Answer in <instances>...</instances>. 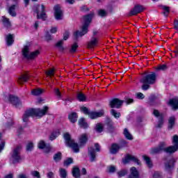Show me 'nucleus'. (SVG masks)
Here are the masks:
<instances>
[{
  "mask_svg": "<svg viewBox=\"0 0 178 178\" xmlns=\"http://www.w3.org/2000/svg\"><path fill=\"white\" fill-rule=\"evenodd\" d=\"M48 106H44L43 109L41 108H31L25 111L22 116L23 122H29V118L35 116L36 118H42L48 112Z\"/></svg>",
  "mask_w": 178,
  "mask_h": 178,
  "instance_id": "nucleus-1",
  "label": "nucleus"
},
{
  "mask_svg": "<svg viewBox=\"0 0 178 178\" xmlns=\"http://www.w3.org/2000/svg\"><path fill=\"white\" fill-rule=\"evenodd\" d=\"M156 81V74L155 72H151L150 74L144 76L140 79V83L143 84L142 86V90L143 91H147V90H149V86L152 84H155Z\"/></svg>",
  "mask_w": 178,
  "mask_h": 178,
  "instance_id": "nucleus-2",
  "label": "nucleus"
},
{
  "mask_svg": "<svg viewBox=\"0 0 178 178\" xmlns=\"http://www.w3.org/2000/svg\"><path fill=\"white\" fill-rule=\"evenodd\" d=\"M92 17V15H86L84 17V24L82 26V30L81 32L79 31L74 33V37L75 40H78L79 37H83V35H86L87 33H88V26H90V23H91V18Z\"/></svg>",
  "mask_w": 178,
  "mask_h": 178,
  "instance_id": "nucleus-3",
  "label": "nucleus"
},
{
  "mask_svg": "<svg viewBox=\"0 0 178 178\" xmlns=\"http://www.w3.org/2000/svg\"><path fill=\"white\" fill-rule=\"evenodd\" d=\"M33 12L37 15V19H42V20H45L47 19V13H45V6L44 4L36 5L33 7Z\"/></svg>",
  "mask_w": 178,
  "mask_h": 178,
  "instance_id": "nucleus-4",
  "label": "nucleus"
},
{
  "mask_svg": "<svg viewBox=\"0 0 178 178\" xmlns=\"http://www.w3.org/2000/svg\"><path fill=\"white\" fill-rule=\"evenodd\" d=\"M22 149V146H17L13 152L10 161L12 163L15 165V163H20L22 162V157L20 156V150Z\"/></svg>",
  "mask_w": 178,
  "mask_h": 178,
  "instance_id": "nucleus-5",
  "label": "nucleus"
},
{
  "mask_svg": "<svg viewBox=\"0 0 178 178\" xmlns=\"http://www.w3.org/2000/svg\"><path fill=\"white\" fill-rule=\"evenodd\" d=\"M22 55L26 59H34V58H36V56H38V55H40V51L38 50H36L33 52L30 53V48L29 47V46H25L22 49Z\"/></svg>",
  "mask_w": 178,
  "mask_h": 178,
  "instance_id": "nucleus-6",
  "label": "nucleus"
},
{
  "mask_svg": "<svg viewBox=\"0 0 178 178\" xmlns=\"http://www.w3.org/2000/svg\"><path fill=\"white\" fill-rule=\"evenodd\" d=\"M172 144L173 146H170L165 149V152H167L168 154H174V152H176L178 149V136L175 135L172 137Z\"/></svg>",
  "mask_w": 178,
  "mask_h": 178,
  "instance_id": "nucleus-7",
  "label": "nucleus"
},
{
  "mask_svg": "<svg viewBox=\"0 0 178 178\" xmlns=\"http://www.w3.org/2000/svg\"><path fill=\"white\" fill-rule=\"evenodd\" d=\"M131 161H132V162H134L135 163H137V165H141L140 160H138L137 157L130 154H127L124 156V159H122V163H124V165H127V163H130Z\"/></svg>",
  "mask_w": 178,
  "mask_h": 178,
  "instance_id": "nucleus-8",
  "label": "nucleus"
},
{
  "mask_svg": "<svg viewBox=\"0 0 178 178\" xmlns=\"http://www.w3.org/2000/svg\"><path fill=\"white\" fill-rule=\"evenodd\" d=\"M123 102H124L123 100L115 98L110 101L109 106H111V108H117V109H119L122 108Z\"/></svg>",
  "mask_w": 178,
  "mask_h": 178,
  "instance_id": "nucleus-9",
  "label": "nucleus"
},
{
  "mask_svg": "<svg viewBox=\"0 0 178 178\" xmlns=\"http://www.w3.org/2000/svg\"><path fill=\"white\" fill-rule=\"evenodd\" d=\"M54 17L56 20H62L63 19V12L59 5L54 6Z\"/></svg>",
  "mask_w": 178,
  "mask_h": 178,
  "instance_id": "nucleus-10",
  "label": "nucleus"
},
{
  "mask_svg": "<svg viewBox=\"0 0 178 178\" xmlns=\"http://www.w3.org/2000/svg\"><path fill=\"white\" fill-rule=\"evenodd\" d=\"M165 145V143H161L158 147L152 148L150 149L151 155H156V154H159L161 151H165L166 149Z\"/></svg>",
  "mask_w": 178,
  "mask_h": 178,
  "instance_id": "nucleus-11",
  "label": "nucleus"
},
{
  "mask_svg": "<svg viewBox=\"0 0 178 178\" xmlns=\"http://www.w3.org/2000/svg\"><path fill=\"white\" fill-rule=\"evenodd\" d=\"M8 99L10 104H12V105L15 106V108H19V106L22 105V102H20V100L19 99V97L13 95H10L8 96Z\"/></svg>",
  "mask_w": 178,
  "mask_h": 178,
  "instance_id": "nucleus-12",
  "label": "nucleus"
},
{
  "mask_svg": "<svg viewBox=\"0 0 178 178\" xmlns=\"http://www.w3.org/2000/svg\"><path fill=\"white\" fill-rule=\"evenodd\" d=\"M144 10L143 6H135L132 10H131L129 16H136L138 13H141Z\"/></svg>",
  "mask_w": 178,
  "mask_h": 178,
  "instance_id": "nucleus-13",
  "label": "nucleus"
},
{
  "mask_svg": "<svg viewBox=\"0 0 178 178\" xmlns=\"http://www.w3.org/2000/svg\"><path fill=\"white\" fill-rule=\"evenodd\" d=\"M104 113L105 112L104 110H100L99 111H91L88 114V118H90V119H97V118H102Z\"/></svg>",
  "mask_w": 178,
  "mask_h": 178,
  "instance_id": "nucleus-14",
  "label": "nucleus"
},
{
  "mask_svg": "<svg viewBox=\"0 0 178 178\" xmlns=\"http://www.w3.org/2000/svg\"><path fill=\"white\" fill-rule=\"evenodd\" d=\"M98 45V38L95 36H92L89 42H88V49H92L94 47H97Z\"/></svg>",
  "mask_w": 178,
  "mask_h": 178,
  "instance_id": "nucleus-15",
  "label": "nucleus"
},
{
  "mask_svg": "<svg viewBox=\"0 0 178 178\" xmlns=\"http://www.w3.org/2000/svg\"><path fill=\"white\" fill-rule=\"evenodd\" d=\"M88 156L90 162H95L97 161V154L94 147H90L88 149Z\"/></svg>",
  "mask_w": 178,
  "mask_h": 178,
  "instance_id": "nucleus-16",
  "label": "nucleus"
},
{
  "mask_svg": "<svg viewBox=\"0 0 178 178\" xmlns=\"http://www.w3.org/2000/svg\"><path fill=\"white\" fill-rule=\"evenodd\" d=\"M130 174L128 175L127 178H140V173L136 167H131L129 169Z\"/></svg>",
  "mask_w": 178,
  "mask_h": 178,
  "instance_id": "nucleus-17",
  "label": "nucleus"
},
{
  "mask_svg": "<svg viewBox=\"0 0 178 178\" xmlns=\"http://www.w3.org/2000/svg\"><path fill=\"white\" fill-rule=\"evenodd\" d=\"M175 162L176 161H175V159L172 158L171 159H170L169 162L165 163V170L170 173V172H172V170H173V168H175Z\"/></svg>",
  "mask_w": 178,
  "mask_h": 178,
  "instance_id": "nucleus-18",
  "label": "nucleus"
},
{
  "mask_svg": "<svg viewBox=\"0 0 178 178\" xmlns=\"http://www.w3.org/2000/svg\"><path fill=\"white\" fill-rule=\"evenodd\" d=\"M38 147L39 149H44V152L48 154L51 151V147L47 146V144L44 140H40L38 144Z\"/></svg>",
  "mask_w": 178,
  "mask_h": 178,
  "instance_id": "nucleus-19",
  "label": "nucleus"
},
{
  "mask_svg": "<svg viewBox=\"0 0 178 178\" xmlns=\"http://www.w3.org/2000/svg\"><path fill=\"white\" fill-rule=\"evenodd\" d=\"M87 141H88V135H87V134H82L79 136V147H83V145H85Z\"/></svg>",
  "mask_w": 178,
  "mask_h": 178,
  "instance_id": "nucleus-20",
  "label": "nucleus"
},
{
  "mask_svg": "<svg viewBox=\"0 0 178 178\" xmlns=\"http://www.w3.org/2000/svg\"><path fill=\"white\" fill-rule=\"evenodd\" d=\"M170 106L172 108L174 111H176L178 109V99L177 98H173L170 99L168 102Z\"/></svg>",
  "mask_w": 178,
  "mask_h": 178,
  "instance_id": "nucleus-21",
  "label": "nucleus"
},
{
  "mask_svg": "<svg viewBox=\"0 0 178 178\" xmlns=\"http://www.w3.org/2000/svg\"><path fill=\"white\" fill-rule=\"evenodd\" d=\"M68 147H70L72 148V151L75 153L80 152V149L79 148V144L74 142V140H72L70 143H69Z\"/></svg>",
  "mask_w": 178,
  "mask_h": 178,
  "instance_id": "nucleus-22",
  "label": "nucleus"
},
{
  "mask_svg": "<svg viewBox=\"0 0 178 178\" xmlns=\"http://www.w3.org/2000/svg\"><path fill=\"white\" fill-rule=\"evenodd\" d=\"M119 149H120V146L116 143H113L110 148V152L113 154H118V152H119Z\"/></svg>",
  "mask_w": 178,
  "mask_h": 178,
  "instance_id": "nucleus-23",
  "label": "nucleus"
},
{
  "mask_svg": "<svg viewBox=\"0 0 178 178\" xmlns=\"http://www.w3.org/2000/svg\"><path fill=\"white\" fill-rule=\"evenodd\" d=\"M76 98L79 102H86V101H87V97L81 92H77Z\"/></svg>",
  "mask_w": 178,
  "mask_h": 178,
  "instance_id": "nucleus-24",
  "label": "nucleus"
},
{
  "mask_svg": "<svg viewBox=\"0 0 178 178\" xmlns=\"http://www.w3.org/2000/svg\"><path fill=\"white\" fill-rule=\"evenodd\" d=\"M72 173L73 177L74 178H79L80 176H81V174L80 173V169L77 166L73 168Z\"/></svg>",
  "mask_w": 178,
  "mask_h": 178,
  "instance_id": "nucleus-25",
  "label": "nucleus"
},
{
  "mask_svg": "<svg viewBox=\"0 0 178 178\" xmlns=\"http://www.w3.org/2000/svg\"><path fill=\"white\" fill-rule=\"evenodd\" d=\"M29 77H30V75H29L28 74H25L22 75L18 79L19 84H23V83H26V81L29 80Z\"/></svg>",
  "mask_w": 178,
  "mask_h": 178,
  "instance_id": "nucleus-26",
  "label": "nucleus"
},
{
  "mask_svg": "<svg viewBox=\"0 0 178 178\" xmlns=\"http://www.w3.org/2000/svg\"><path fill=\"white\" fill-rule=\"evenodd\" d=\"M68 118L72 123H76L77 122V113H71L69 114Z\"/></svg>",
  "mask_w": 178,
  "mask_h": 178,
  "instance_id": "nucleus-27",
  "label": "nucleus"
},
{
  "mask_svg": "<svg viewBox=\"0 0 178 178\" xmlns=\"http://www.w3.org/2000/svg\"><path fill=\"white\" fill-rule=\"evenodd\" d=\"M143 159L145 161V163L148 166V168H152V161H151V158L149 156H147L146 155L142 156Z\"/></svg>",
  "mask_w": 178,
  "mask_h": 178,
  "instance_id": "nucleus-28",
  "label": "nucleus"
},
{
  "mask_svg": "<svg viewBox=\"0 0 178 178\" xmlns=\"http://www.w3.org/2000/svg\"><path fill=\"white\" fill-rule=\"evenodd\" d=\"M79 125L82 129H87V127H88V124L86 122V120L84 118H81L79 120Z\"/></svg>",
  "mask_w": 178,
  "mask_h": 178,
  "instance_id": "nucleus-29",
  "label": "nucleus"
},
{
  "mask_svg": "<svg viewBox=\"0 0 178 178\" xmlns=\"http://www.w3.org/2000/svg\"><path fill=\"white\" fill-rule=\"evenodd\" d=\"M16 9V5H13L8 8V13L10 16H13V17H15L16 16V11L15 10Z\"/></svg>",
  "mask_w": 178,
  "mask_h": 178,
  "instance_id": "nucleus-30",
  "label": "nucleus"
},
{
  "mask_svg": "<svg viewBox=\"0 0 178 178\" xmlns=\"http://www.w3.org/2000/svg\"><path fill=\"white\" fill-rule=\"evenodd\" d=\"M6 40L7 45L8 47H10V45H12V44H13L14 42L13 35L11 34L8 35L6 38Z\"/></svg>",
  "mask_w": 178,
  "mask_h": 178,
  "instance_id": "nucleus-31",
  "label": "nucleus"
},
{
  "mask_svg": "<svg viewBox=\"0 0 178 178\" xmlns=\"http://www.w3.org/2000/svg\"><path fill=\"white\" fill-rule=\"evenodd\" d=\"M64 138H65V143H66V144H67V145H69V144H70V143H72V141H74L73 140H72V138H70V134H69V133H65L64 134Z\"/></svg>",
  "mask_w": 178,
  "mask_h": 178,
  "instance_id": "nucleus-32",
  "label": "nucleus"
},
{
  "mask_svg": "<svg viewBox=\"0 0 178 178\" xmlns=\"http://www.w3.org/2000/svg\"><path fill=\"white\" fill-rule=\"evenodd\" d=\"M124 135L127 140H133V136H131V134H130L127 128L124 129Z\"/></svg>",
  "mask_w": 178,
  "mask_h": 178,
  "instance_id": "nucleus-33",
  "label": "nucleus"
},
{
  "mask_svg": "<svg viewBox=\"0 0 178 178\" xmlns=\"http://www.w3.org/2000/svg\"><path fill=\"white\" fill-rule=\"evenodd\" d=\"M60 177L66 178L67 177V171L65 168H60L59 170Z\"/></svg>",
  "mask_w": 178,
  "mask_h": 178,
  "instance_id": "nucleus-34",
  "label": "nucleus"
},
{
  "mask_svg": "<svg viewBox=\"0 0 178 178\" xmlns=\"http://www.w3.org/2000/svg\"><path fill=\"white\" fill-rule=\"evenodd\" d=\"M59 134H60V133L59 132V131H54L53 133H51V134L49 136V140L51 141H54V140H56V138L58 137V136H59Z\"/></svg>",
  "mask_w": 178,
  "mask_h": 178,
  "instance_id": "nucleus-35",
  "label": "nucleus"
},
{
  "mask_svg": "<svg viewBox=\"0 0 178 178\" xmlns=\"http://www.w3.org/2000/svg\"><path fill=\"white\" fill-rule=\"evenodd\" d=\"M128 171L126 169H122L120 170V171H118L117 172L118 177H124V176H126V175H127Z\"/></svg>",
  "mask_w": 178,
  "mask_h": 178,
  "instance_id": "nucleus-36",
  "label": "nucleus"
},
{
  "mask_svg": "<svg viewBox=\"0 0 178 178\" xmlns=\"http://www.w3.org/2000/svg\"><path fill=\"white\" fill-rule=\"evenodd\" d=\"M53 159H54V161H55V162H59V161H61L62 160V153H60V152H58V153L54 154Z\"/></svg>",
  "mask_w": 178,
  "mask_h": 178,
  "instance_id": "nucleus-37",
  "label": "nucleus"
},
{
  "mask_svg": "<svg viewBox=\"0 0 178 178\" xmlns=\"http://www.w3.org/2000/svg\"><path fill=\"white\" fill-rule=\"evenodd\" d=\"M175 117H170L168 120V129H170V130L171 129H173V126H175Z\"/></svg>",
  "mask_w": 178,
  "mask_h": 178,
  "instance_id": "nucleus-38",
  "label": "nucleus"
},
{
  "mask_svg": "<svg viewBox=\"0 0 178 178\" xmlns=\"http://www.w3.org/2000/svg\"><path fill=\"white\" fill-rule=\"evenodd\" d=\"M96 131H97V133H102V131H104V124L102 123H97L96 124Z\"/></svg>",
  "mask_w": 178,
  "mask_h": 178,
  "instance_id": "nucleus-39",
  "label": "nucleus"
},
{
  "mask_svg": "<svg viewBox=\"0 0 178 178\" xmlns=\"http://www.w3.org/2000/svg\"><path fill=\"white\" fill-rule=\"evenodd\" d=\"M43 92H44V90L42 89H35L31 91V94L35 96L41 95V94H42Z\"/></svg>",
  "mask_w": 178,
  "mask_h": 178,
  "instance_id": "nucleus-40",
  "label": "nucleus"
},
{
  "mask_svg": "<svg viewBox=\"0 0 178 178\" xmlns=\"http://www.w3.org/2000/svg\"><path fill=\"white\" fill-rule=\"evenodd\" d=\"M162 9L163 10V15H164V16H169V13H170V10L169 9V7L166 6H163Z\"/></svg>",
  "mask_w": 178,
  "mask_h": 178,
  "instance_id": "nucleus-41",
  "label": "nucleus"
},
{
  "mask_svg": "<svg viewBox=\"0 0 178 178\" xmlns=\"http://www.w3.org/2000/svg\"><path fill=\"white\" fill-rule=\"evenodd\" d=\"M56 47L58 49L59 51H63V40H60L56 44Z\"/></svg>",
  "mask_w": 178,
  "mask_h": 178,
  "instance_id": "nucleus-42",
  "label": "nucleus"
},
{
  "mask_svg": "<svg viewBox=\"0 0 178 178\" xmlns=\"http://www.w3.org/2000/svg\"><path fill=\"white\" fill-rule=\"evenodd\" d=\"M3 23L6 27H10V21H9V19L6 18L5 16L2 17Z\"/></svg>",
  "mask_w": 178,
  "mask_h": 178,
  "instance_id": "nucleus-43",
  "label": "nucleus"
},
{
  "mask_svg": "<svg viewBox=\"0 0 178 178\" xmlns=\"http://www.w3.org/2000/svg\"><path fill=\"white\" fill-rule=\"evenodd\" d=\"M111 113L115 119H119L120 118V113L116 111L115 109H111Z\"/></svg>",
  "mask_w": 178,
  "mask_h": 178,
  "instance_id": "nucleus-44",
  "label": "nucleus"
},
{
  "mask_svg": "<svg viewBox=\"0 0 178 178\" xmlns=\"http://www.w3.org/2000/svg\"><path fill=\"white\" fill-rule=\"evenodd\" d=\"M77 48H79V45H77V43H74V44H72L70 50V54L76 53V51H77Z\"/></svg>",
  "mask_w": 178,
  "mask_h": 178,
  "instance_id": "nucleus-45",
  "label": "nucleus"
},
{
  "mask_svg": "<svg viewBox=\"0 0 178 178\" xmlns=\"http://www.w3.org/2000/svg\"><path fill=\"white\" fill-rule=\"evenodd\" d=\"M31 175L33 177L41 178V175L38 171L33 170L31 172Z\"/></svg>",
  "mask_w": 178,
  "mask_h": 178,
  "instance_id": "nucleus-46",
  "label": "nucleus"
},
{
  "mask_svg": "<svg viewBox=\"0 0 178 178\" xmlns=\"http://www.w3.org/2000/svg\"><path fill=\"white\" fill-rule=\"evenodd\" d=\"M97 13L99 16H101V17H104V16H107L108 15V13H106L105 10H99Z\"/></svg>",
  "mask_w": 178,
  "mask_h": 178,
  "instance_id": "nucleus-47",
  "label": "nucleus"
},
{
  "mask_svg": "<svg viewBox=\"0 0 178 178\" xmlns=\"http://www.w3.org/2000/svg\"><path fill=\"white\" fill-rule=\"evenodd\" d=\"M153 115L156 117V118H159V119H161V118H163V116L162 115V114L159 113V111H158V110H153Z\"/></svg>",
  "mask_w": 178,
  "mask_h": 178,
  "instance_id": "nucleus-48",
  "label": "nucleus"
},
{
  "mask_svg": "<svg viewBox=\"0 0 178 178\" xmlns=\"http://www.w3.org/2000/svg\"><path fill=\"white\" fill-rule=\"evenodd\" d=\"M71 163H73V159L68 158L64 161V166H69Z\"/></svg>",
  "mask_w": 178,
  "mask_h": 178,
  "instance_id": "nucleus-49",
  "label": "nucleus"
},
{
  "mask_svg": "<svg viewBox=\"0 0 178 178\" xmlns=\"http://www.w3.org/2000/svg\"><path fill=\"white\" fill-rule=\"evenodd\" d=\"M163 125V117H161V118H159V122L156 127L158 129H161V127H162Z\"/></svg>",
  "mask_w": 178,
  "mask_h": 178,
  "instance_id": "nucleus-50",
  "label": "nucleus"
},
{
  "mask_svg": "<svg viewBox=\"0 0 178 178\" xmlns=\"http://www.w3.org/2000/svg\"><path fill=\"white\" fill-rule=\"evenodd\" d=\"M33 148H34V145L33 143H29L26 145V151H33Z\"/></svg>",
  "mask_w": 178,
  "mask_h": 178,
  "instance_id": "nucleus-51",
  "label": "nucleus"
},
{
  "mask_svg": "<svg viewBox=\"0 0 178 178\" xmlns=\"http://www.w3.org/2000/svg\"><path fill=\"white\" fill-rule=\"evenodd\" d=\"M47 75L49 76V77H51L54 76L55 74V70L54 69H50L49 71L46 72Z\"/></svg>",
  "mask_w": 178,
  "mask_h": 178,
  "instance_id": "nucleus-52",
  "label": "nucleus"
},
{
  "mask_svg": "<svg viewBox=\"0 0 178 178\" xmlns=\"http://www.w3.org/2000/svg\"><path fill=\"white\" fill-rule=\"evenodd\" d=\"M153 177L154 178H163L162 177V174H161L159 172L156 171L153 173Z\"/></svg>",
  "mask_w": 178,
  "mask_h": 178,
  "instance_id": "nucleus-53",
  "label": "nucleus"
},
{
  "mask_svg": "<svg viewBox=\"0 0 178 178\" xmlns=\"http://www.w3.org/2000/svg\"><path fill=\"white\" fill-rule=\"evenodd\" d=\"M109 173H115L116 172V168L113 165H111L108 168Z\"/></svg>",
  "mask_w": 178,
  "mask_h": 178,
  "instance_id": "nucleus-54",
  "label": "nucleus"
},
{
  "mask_svg": "<svg viewBox=\"0 0 178 178\" xmlns=\"http://www.w3.org/2000/svg\"><path fill=\"white\" fill-rule=\"evenodd\" d=\"M81 109L82 112L85 113V115H89L90 111H88V108H87V107H81Z\"/></svg>",
  "mask_w": 178,
  "mask_h": 178,
  "instance_id": "nucleus-55",
  "label": "nucleus"
},
{
  "mask_svg": "<svg viewBox=\"0 0 178 178\" xmlns=\"http://www.w3.org/2000/svg\"><path fill=\"white\" fill-rule=\"evenodd\" d=\"M54 92L58 98H60V97H62V94L60 93V91H59L58 88H55L54 89Z\"/></svg>",
  "mask_w": 178,
  "mask_h": 178,
  "instance_id": "nucleus-56",
  "label": "nucleus"
},
{
  "mask_svg": "<svg viewBox=\"0 0 178 178\" xmlns=\"http://www.w3.org/2000/svg\"><path fill=\"white\" fill-rule=\"evenodd\" d=\"M136 97L138 98V99H144L145 96L144 94L138 92L136 94Z\"/></svg>",
  "mask_w": 178,
  "mask_h": 178,
  "instance_id": "nucleus-57",
  "label": "nucleus"
},
{
  "mask_svg": "<svg viewBox=\"0 0 178 178\" xmlns=\"http://www.w3.org/2000/svg\"><path fill=\"white\" fill-rule=\"evenodd\" d=\"M166 69H168V66L166 65H161L158 67V70H166Z\"/></svg>",
  "mask_w": 178,
  "mask_h": 178,
  "instance_id": "nucleus-58",
  "label": "nucleus"
},
{
  "mask_svg": "<svg viewBox=\"0 0 178 178\" xmlns=\"http://www.w3.org/2000/svg\"><path fill=\"white\" fill-rule=\"evenodd\" d=\"M17 178H29L27 177V175L26 174H24V173H19L17 176Z\"/></svg>",
  "mask_w": 178,
  "mask_h": 178,
  "instance_id": "nucleus-59",
  "label": "nucleus"
},
{
  "mask_svg": "<svg viewBox=\"0 0 178 178\" xmlns=\"http://www.w3.org/2000/svg\"><path fill=\"white\" fill-rule=\"evenodd\" d=\"M47 177L48 178H55V174L53 172H49L47 174Z\"/></svg>",
  "mask_w": 178,
  "mask_h": 178,
  "instance_id": "nucleus-60",
  "label": "nucleus"
},
{
  "mask_svg": "<svg viewBox=\"0 0 178 178\" xmlns=\"http://www.w3.org/2000/svg\"><path fill=\"white\" fill-rule=\"evenodd\" d=\"M45 38H46L47 41H51V40H52V36H51L49 33H47L46 35H45Z\"/></svg>",
  "mask_w": 178,
  "mask_h": 178,
  "instance_id": "nucleus-61",
  "label": "nucleus"
},
{
  "mask_svg": "<svg viewBox=\"0 0 178 178\" xmlns=\"http://www.w3.org/2000/svg\"><path fill=\"white\" fill-rule=\"evenodd\" d=\"M125 102L127 105H129V104H133V102H134V100L133 99H125Z\"/></svg>",
  "mask_w": 178,
  "mask_h": 178,
  "instance_id": "nucleus-62",
  "label": "nucleus"
},
{
  "mask_svg": "<svg viewBox=\"0 0 178 178\" xmlns=\"http://www.w3.org/2000/svg\"><path fill=\"white\" fill-rule=\"evenodd\" d=\"M67 38H69V32L65 31V32L64 33L63 40H64L65 41H66V40H67Z\"/></svg>",
  "mask_w": 178,
  "mask_h": 178,
  "instance_id": "nucleus-63",
  "label": "nucleus"
},
{
  "mask_svg": "<svg viewBox=\"0 0 178 178\" xmlns=\"http://www.w3.org/2000/svg\"><path fill=\"white\" fill-rule=\"evenodd\" d=\"M174 27L178 31V19H175L174 20Z\"/></svg>",
  "mask_w": 178,
  "mask_h": 178,
  "instance_id": "nucleus-64",
  "label": "nucleus"
}]
</instances>
